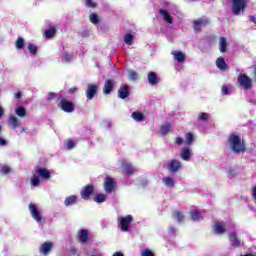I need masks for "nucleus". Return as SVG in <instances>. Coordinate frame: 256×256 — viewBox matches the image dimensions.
Instances as JSON below:
<instances>
[{"label": "nucleus", "instance_id": "obj_1", "mask_svg": "<svg viewBox=\"0 0 256 256\" xmlns=\"http://www.w3.org/2000/svg\"><path fill=\"white\" fill-rule=\"evenodd\" d=\"M227 145L234 153H244L245 142L237 134H231L228 137Z\"/></svg>", "mask_w": 256, "mask_h": 256}, {"label": "nucleus", "instance_id": "obj_2", "mask_svg": "<svg viewBox=\"0 0 256 256\" xmlns=\"http://www.w3.org/2000/svg\"><path fill=\"white\" fill-rule=\"evenodd\" d=\"M32 219L37 223H45V217H43V213H41V209L35 203H30L28 206Z\"/></svg>", "mask_w": 256, "mask_h": 256}, {"label": "nucleus", "instance_id": "obj_3", "mask_svg": "<svg viewBox=\"0 0 256 256\" xmlns=\"http://www.w3.org/2000/svg\"><path fill=\"white\" fill-rule=\"evenodd\" d=\"M249 0H232V13L234 15H241L245 11Z\"/></svg>", "mask_w": 256, "mask_h": 256}, {"label": "nucleus", "instance_id": "obj_4", "mask_svg": "<svg viewBox=\"0 0 256 256\" xmlns=\"http://www.w3.org/2000/svg\"><path fill=\"white\" fill-rule=\"evenodd\" d=\"M133 222V216L127 215L126 217H119L118 218V227H120L121 231L127 233L129 231V227Z\"/></svg>", "mask_w": 256, "mask_h": 256}, {"label": "nucleus", "instance_id": "obj_5", "mask_svg": "<svg viewBox=\"0 0 256 256\" xmlns=\"http://www.w3.org/2000/svg\"><path fill=\"white\" fill-rule=\"evenodd\" d=\"M238 83L240 85V87H242V89H251L252 85H253V81L251 80V78H249V76L245 75V74H240L238 77Z\"/></svg>", "mask_w": 256, "mask_h": 256}, {"label": "nucleus", "instance_id": "obj_6", "mask_svg": "<svg viewBox=\"0 0 256 256\" xmlns=\"http://www.w3.org/2000/svg\"><path fill=\"white\" fill-rule=\"evenodd\" d=\"M58 107H60L62 111H65V113H73L75 109V105H73L72 102H69L64 98L60 99V102L58 103Z\"/></svg>", "mask_w": 256, "mask_h": 256}, {"label": "nucleus", "instance_id": "obj_7", "mask_svg": "<svg viewBox=\"0 0 256 256\" xmlns=\"http://www.w3.org/2000/svg\"><path fill=\"white\" fill-rule=\"evenodd\" d=\"M104 189L106 193H113V191H115V180H113V178L107 177L104 181Z\"/></svg>", "mask_w": 256, "mask_h": 256}, {"label": "nucleus", "instance_id": "obj_8", "mask_svg": "<svg viewBox=\"0 0 256 256\" xmlns=\"http://www.w3.org/2000/svg\"><path fill=\"white\" fill-rule=\"evenodd\" d=\"M181 169V162L177 159H172L168 163V170L172 173H176V171H179Z\"/></svg>", "mask_w": 256, "mask_h": 256}, {"label": "nucleus", "instance_id": "obj_9", "mask_svg": "<svg viewBox=\"0 0 256 256\" xmlns=\"http://www.w3.org/2000/svg\"><path fill=\"white\" fill-rule=\"evenodd\" d=\"M193 156V151L189 149L188 147L182 148L180 152V157L183 161H189L191 157Z\"/></svg>", "mask_w": 256, "mask_h": 256}, {"label": "nucleus", "instance_id": "obj_10", "mask_svg": "<svg viewBox=\"0 0 256 256\" xmlns=\"http://www.w3.org/2000/svg\"><path fill=\"white\" fill-rule=\"evenodd\" d=\"M21 125V122H19V119L15 115H10L8 119V126L11 129H17Z\"/></svg>", "mask_w": 256, "mask_h": 256}, {"label": "nucleus", "instance_id": "obj_11", "mask_svg": "<svg viewBox=\"0 0 256 256\" xmlns=\"http://www.w3.org/2000/svg\"><path fill=\"white\" fill-rule=\"evenodd\" d=\"M159 13H160V15H162L165 23H168L169 25H171L173 23V17L169 13V11H167L166 9H160Z\"/></svg>", "mask_w": 256, "mask_h": 256}, {"label": "nucleus", "instance_id": "obj_12", "mask_svg": "<svg viewBox=\"0 0 256 256\" xmlns=\"http://www.w3.org/2000/svg\"><path fill=\"white\" fill-rule=\"evenodd\" d=\"M51 249H53V243L45 242L40 247V253H42L43 255H49Z\"/></svg>", "mask_w": 256, "mask_h": 256}, {"label": "nucleus", "instance_id": "obj_13", "mask_svg": "<svg viewBox=\"0 0 256 256\" xmlns=\"http://www.w3.org/2000/svg\"><path fill=\"white\" fill-rule=\"evenodd\" d=\"M95 93H97V85H88V89L86 91L87 99H93V97H95Z\"/></svg>", "mask_w": 256, "mask_h": 256}, {"label": "nucleus", "instance_id": "obj_14", "mask_svg": "<svg viewBox=\"0 0 256 256\" xmlns=\"http://www.w3.org/2000/svg\"><path fill=\"white\" fill-rule=\"evenodd\" d=\"M36 173L42 179H51V173L49 172V170H47L45 168H38V169H36Z\"/></svg>", "mask_w": 256, "mask_h": 256}, {"label": "nucleus", "instance_id": "obj_15", "mask_svg": "<svg viewBox=\"0 0 256 256\" xmlns=\"http://www.w3.org/2000/svg\"><path fill=\"white\" fill-rule=\"evenodd\" d=\"M113 87H115V82L113 80H107L103 88L105 95H109L113 91Z\"/></svg>", "mask_w": 256, "mask_h": 256}, {"label": "nucleus", "instance_id": "obj_16", "mask_svg": "<svg viewBox=\"0 0 256 256\" xmlns=\"http://www.w3.org/2000/svg\"><path fill=\"white\" fill-rule=\"evenodd\" d=\"M78 239L80 243H87V241L89 240V232L87 230H79Z\"/></svg>", "mask_w": 256, "mask_h": 256}, {"label": "nucleus", "instance_id": "obj_17", "mask_svg": "<svg viewBox=\"0 0 256 256\" xmlns=\"http://www.w3.org/2000/svg\"><path fill=\"white\" fill-rule=\"evenodd\" d=\"M91 193H93V186L88 185L81 191L82 199H89L91 197Z\"/></svg>", "mask_w": 256, "mask_h": 256}, {"label": "nucleus", "instance_id": "obj_18", "mask_svg": "<svg viewBox=\"0 0 256 256\" xmlns=\"http://www.w3.org/2000/svg\"><path fill=\"white\" fill-rule=\"evenodd\" d=\"M209 23V21L205 20V19H198L194 21V29L195 31H201V27H205V25H207Z\"/></svg>", "mask_w": 256, "mask_h": 256}, {"label": "nucleus", "instance_id": "obj_19", "mask_svg": "<svg viewBox=\"0 0 256 256\" xmlns=\"http://www.w3.org/2000/svg\"><path fill=\"white\" fill-rule=\"evenodd\" d=\"M216 66L221 71H227L229 69V66H227V63H225V59H223V57H220L216 60Z\"/></svg>", "mask_w": 256, "mask_h": 256}, {"label": "nucleus", "instance_id": "obj_20", "mask_svg": "<svg viewBox=\"0 0 256 256\" xmlns=\"http://www.w3.org/2000/svg\"><path fill=\"white\" fill-rule=\"evenodd\" d=\"M118 95L120 99H127V97L129 96V86L120 87V89L118 90Z\"/></svg>", "mask_w": 256, "mask_h": 256}, {"label": "nucleus", "instance_id": "obj_21", "mask_svg": "<svg viewBox=\"0 0 256 256\" xmlns=\"http://www.w3.org/2000/svg\"><path fill=\"white\" fill-rule=\"evenodd\" d=\"M229 239H230V243H231V245H233V247H239V245H241V241H239L237 239V234H235L234 232H231L229 234Z\"/></svg>", "mask_w": 256, "mask_h": 256}, {"label": "nucleus", "instance_id": "obj_22", "mask_svg": "<svg viewBox=\"0 0 256 256\" xmlns=\"http://www.w3.org/2000/svg\"><path fill=\"white\" fill-rule=\"evenodd\" d=\"M162 183H164L165 187H168L169 189L175 187V179L171 177H164L162 179Z\"/></svg>", "mask_w": 256, "mask_h": 256}, {"label": "nucleus", "instance_id": "obj_23", "mask_svg": "<svg viewBox=\"0 0 256 256\" xmlns=\"http://www.w3.org/2000/svg\"><path fill=\"white\" fill-rule=\"evenodd\" d=\"M214 232L218 235L225 233V225L221 222H217L214 224Z\"/></svg>", "mask_w": 256, "mask_h": 256}, {"label": "nucleus", "instance_id": "obj_24", "mask_svg": "<svg viewBox=\"0 0 256 256\" xmlns=\"http://www.w3.org/2000/svg\"><path fill=\"white\" fill-rule=\"evenodd\" d=\"M148 83H150V85H157V83H159V78L155 72H150L148 74Z\"/></svg>", "mask_w": 256, "mask_h": 256}, {"label": "nucleus", "instance_id": "obj_25", "mask_svg": "<svg viewBox=\"0 0 256 256\" xmlns=\"http://www.w3.org/2000/svg\"><path fill=\"white\" fill-rule=\"evenodd\" d=\"M172 55L174 56V59L179 63H183L185 61V54H183V52L173 51Z\"/></svg>", "mask_w": 256, "mask_h": 256}, {"label": "nucleus", "instance_id": "obj_26", "mask_svg": "<svg viewBox=\"0 0 256 256\" xmlns=\"http://www.w3.org/2000/svg\"><path fill=\"white\" fill-rule=\"evenodd\" d=\"M190 217L192 219V221H201V219H203V216L201 215L200 211L197 210H193L190 212Z\"/></svg>", "mask_w": 256, "mask_h": 256}, {"label": "nucleus", "instance_id": "obj_27", "mask_svg": "<svg viewBox=\"0 0 256 256\" xmlns=\"http://www.w3.org/2000/svg\"><path fill=\"white\" fill-rule=\"evenodd\" d=\"M75 203H77V196L75 195L69 196L64 201V204L66 205V207H69L70 205H75Z\"/></svg>", "mask_w": 256, "mask_h": 256}, {"label": "nucleus", "instance_id": "obj_28", "mask_svg": "<svg viewBox=\"0 0 256 256\" xmlns=\"http://www.w3.org/2000/svg\"><path fill=\"white\" fill-rule=\"evenodd\" d=\"M55 33H56L55 27H51L50 29L44 32V37L46 39H51V37L55 36Z\"/></svg>", "mask_w": 256, "mask_h": 256}, {"label": "nucleus", "instance_id": "obj_29", "mask_svg": "<svg viewBox=\"0 0 256 256\" xmlns=\"http://www.w3.org/2000/svg\"><path fill=\"white\" fill-rule=\"evenodd\" d=\"M15 113L18 117H25L27 115V111L23 108V106L17 107L15 109Z\"/></svg>", "mask_w": 256, "mask_h": 256}, {"label": "nucleus", "instance_id": "obj_30", "mask_svg": "<svg viewBox=\"0 0 256 256\" xmlns=\"http://www.w3.org/2000/svg\"><path fill=\"white\" fill-rule=\"evenodd\" d=\"M220 51L221 53H225V51H227V40H225V38H220Z\"/></svg>", "mask_w": 256, "mask_h": 256}, {"label": "nucleus", "instance_id": "obj_31", "mask_svg": "<svg viewBox=\"0 0 256 256\" xmlns=\"http://www.w3.org/2000/svg\"><path fill=\"white\" fill-rule=\"evenodd\" d=\"M134 39L135 37L132 34H126L124 36V42L126 43V45H133Z\"/></svg>", "mask_w": 256, "mask_h": 256}, {"label": "nucleus", "instance_id": "obj_32", "mask_svg": "<svg viewBox=\"0 0 256 256\" xmlns=\"http://www.w3.org/2000/svg\"><path fill=\"white\" fill-rule=\"evenodd\" d=\"M173 218L176 219V221H178L179 223L185 220V216L181 212H174Z\"/></svg>", "mask_w": 256, "mask_h": 256}, {"label": "nucleus", "instance_id": "obj_33", "mask_svg": "<svg viewBox=\"0 0 256 256\" xmlns=\"http://www.w3.org/2000/svg\"><path fill=\"white\" fill-rule=\"evenodd\" d=\"M30 181H31V185H32L33 187H38V185H39V183H40L39 176L36 175V174H34V175L31 177Z\"/></svg>", "mask_w": 256, "mask_h": 256}, {"label": "nucleus", "instance_id": "obj_34", "mask_svg": "<svg viewBox=\"0 0 256 256\" xmlns=\"http://www.w3.org/2000/svg\"><path fill=\"white\" fill-rule=\"evenodd\" d=\"M105 199H107V196L105 194H98L95 196L94 201L96 203H103L105 202Z\"/></svg>", "mask_w": 256, "mask_h": 256}, {"label": "nucleus", "instance_id": "obj_35", "mask_svg": "<svg viewBox=\"0 0 256 256\" xmlns=\"http://www.w3.org/2000/svg\"><path fill=\"white\" fill-rule=\"evenodd\" d=\"M197 120L198 121H208L209 120V114L205 113V112H201V113L198 114Z\"/></svg>", "mask_w": 256, "mask_h": 256}, {"label": "nucleus", "instance_id": "obj_36", "mask_svg": "<svg viewBox=\"0 0 256 256\" xmlns=\"http://www.w3.org/2000/svg\"><path fill=\"white\" fill-rule=\"evenodd\" d=\"M132 119H134V121H143L144 116H143V114L140 113V112H134V113L132 114Z\"/></svg>", "mask_w": 256, "mask_h": 256}, {"label": "nucleus", "instance_id": "obj_37", "mask_svg": "<svg viewBox=\"0 0 256 256\" xmlns=\"http://www.w3.org/2000/svg\"><path fill=\"white\" fill-rule=\"evenodd\" d=\"M169 131H171V124H169V123L164 124V125L162 126V128H161V133H162V135H167V133H168Z\"/></svg>", "mask_w": 256, "mask_h": 256}, {"label": "nucleus", "instance_id": "obj_38", "mask_svg": "<svg viewBox=\"0 0 256 256\" xmlns=\"http://www.w3.org/2000/svg\"><path fill=\"white\" fill-rule=\"evenodd\" d=\"M193 141H195V136H193L192 133H187L186 134V144L191 145V143H193Z\"/></svg>", "mask_w": 256, "mask_h": 256}, {"label": "nucleus", "instance_id": "obj_39", "mask_svg": "<svg viewBox=\"0 0 256 256\" xmlns=\"http://www.w3.org/2000/svg\"><path fill=\"white\" fill-rule=\"evenodd\" d=\"M24 45H25V40L23 38H18L16 40V48L17 49H23Z\"/></svg>", "mask_w": 256, "mask_h": 256}, {"label": "nucleus", "instance_id": "obj_40", "mask_svg": "<svg viewBox=\"0 0 256 256\" xmlns=\"http://www.w3.org/2000/svg\"><path fill=\"white\" fill-rule=\"evenodd\" d=\"M28 50H29V53L31 55H36L37 54V46L34 45V44H29L28 45Z\"/></svg>", "mask_w": 256, "mask_h": 256}, {"label": "nucleus", "instance_id": "obj_41", "mask_svg": "<svg viewBox=\"0 0 256 256\" xmlns=\"http://www.w3.org/2000/svg\"><path fill=\"white\" fill-rule=\"evenodd\" d=\"M128 77H129L130 81H135V80H137L139 75L135 71H129L128 72Z\"/></svg>", "mask_w": 256, "mask_h": 256}, {"label": "nucleus", "instance_id": "obj_42", "mask_svg": "<svg viewBox=\"0 0 256 256\" xmlns=\"http://www.w3.org/2000/svg\"><path fill=\"white\" fill-rule=\"evenodd\" d=\"M90 21L96 25V23H99V16L97 14H90Z\"/></svg>", "mask_w": 256, "mask_h": 256}, {"label": "nucleus", "instance_id": "obj_43", "mask_svg": "<svg viewBox=\"0 0 256 256\" xmlns=\"http://www.w3.org/2000/svg\"><path fill=\"white\" fill-rule=\"evenodd\" d=\"M141 256H155L153 251L149 250L148 248L142 250Z\"/></svg>", "mask_w": 256, "mask_h": 256}, {"label": "nucleus", "instance_id": "obj_44", "mask_svg": "<svg viewBox=\"0 0 256 256\" xmlns=\"http://www.w3.org/2000/svg\"><path fill=\"white\" fill-rule=\"evenodd\" d=\"M231 93V87L227 85L222 86V94L223 95H229Z\"/></svg>", "mask_w": 256, "mask_h": 256}, {"label": "nucleus", "instance_id": "obj_45", "mask_svg": "<svg viewBox=\"0 0 256 256\" xmlns=\"http://www.w3.org/2000/svg\"><path fill=\"white\" fill-rule=\"evenodd\" d=\"M125 171L128 175H133V173H135V168H133L131 165H127L125 167Z\"/></svg>", "mask_w": 256, "mask_h": 256}, {"label": "nucleus", "instance_id": "obj_46", "mask_svg": "<svg viewBox=\"0 0 256 256\" xmlns=\"http://www.w3.org/2000/svg\"><path fill=\"white\" fill-rule=\"evenodd\" d=\"M0 173H2V175H7L8 173H11V168L9 166H3Z\"/></svg>", "mask_w": 256, "mask_h": 256}, {"label": "nucleus", "instance_id": "obj_47", "mask_svg": "<svg viewBox=\"0 0 256 256\" xmlns=\"http://www.w3.org/2000/svg\"><path fill=\"white\" fill-rule=\"evenodd\" d=\"M66 147L67 149L71 150V149H75V141L73 140H68L66 142Z\"/></svg>", "mask_w": 256, "mask_h": 256}, {"label": "nucleus", "instance_id": "obj_48", "mask_svg": "<svg viewBox=\"0 0 256 256\" xmlns=\"http://www.w3.org/2000/svg\"><path fill=\"white\" fill-rule=\"evenodd\" d=\"M235 175H237V170H235V169H230V170L228 171V177H229L230 179H232V177H235Z\"/></svg>", "mask_w": 256, "mask_h": 256}, {"label": "nucleus", "instance_id": "obj_49", "mask_svg": "<svg viewBox=\"0 0 256 256\" xmlns=\"http://www.w3.org/2000/svg\"><path fill=\"white\" fill-rule=\"evenodd\" d=\"M63 59L64 61H71L73 59V56L71 54H65Z\"/></svg>", "mask_w": 256, "mask_h": 256}, {"label": "nucleus", "instance_id": "obj_50", "mask_svg": "<svg viewBox=\"0 0 256 256\" xmlns=\"http://www.w3.org/2000/svg\"><path fill=\"white\" fill-rule=\"evenodd\" d=\"M87 7H95L93 0H86Z\"/></svg>", "mask_w": 256, "mask_h": 256}, {"label": "nucleus", "instance_id": "obj_51", "mask_svg": "<svg viewBox=\"0 0 256 256\" xmlns=\"http://www.w3.org/2000/svg\"><path fill=\"white\" fill-rule=\"evenodd\" d=\"M5 145H7V140L0 138V147H5Z\"/></svg>", "mask_w": 256, "mask_h": 256}, {"label": "nucleus", "instance_id": "obj_52", "mask_svg": "<svg viewBox=\"0 0 256 256\" xmlns=\"http://www.w3.org/2000/svg\"><path fill=\"white\" fill-rule=\"evenodd\" d=\"M55 97H56L55 93H50L48 94L47 100L51 101V99H55Z\"/></svg>", "mask_w": 256, "mask_h": 256}, {"label": "nucleus", "instance_id": "obj_53", "mask_svg": "<svg viewBox=\"0 0 256 256\" xmlns=\"http://www.w3.org/2000/svg\"><path fill=\"white\" fill-rule=\"evenodd\" d=\"M176 144H177V145H182V144H183V138L177 137V138H176Z\"/></svg>", "mask_w": 256, "mask_h": 256}, {"label": "nucleus", "instance_id": "obj_54", "mask_svg": "<svg viewBox=\"0 0 256 256\" xmlns=\"http://www.w3.org/2000/svg\"><path fill=\"white\" fill-rule=\"evenodd\" d=\"M5 114V110L0 106V119Z\"/></svg>", "mask_w": 256, "mask_h": 256}, {"label": "nucleus", "instance_id": "obj_55", "mask_svg": "<svg viewBox=\"0 0 256 256\" xmlns=\"http://www.w3.org/2000/svg\"><path fill=\"white\" fill-rule=\"evenodd\" d=\"M113 256H123V253H121V252H116V253L113 254Z\"/></svg>", "mask_w": 256, "mask_h": 256}, {"label": "nucleus", "instance_id": "obj_56", "mask_svg": "<svg viewBox=\"0 0 256 256\" xmlns=\"http://www.w3.org/2000/svg\"><path fill=\"white\" fill-rule=\"evenodd\" d=\"M250 20L252 21V23H256L255 17L251 16V17H250Z\"/></svg>", "mask_w": 256, "mask_h": 256}, {"label": "nucleus", "instance_id": "obj_57", "mask_svg": "<svg viewBox=\"0 0 256 256\" xmlns=\"http://www.w3.org/2000/svg\"><path fill=\"white\" fill-rule=\"evenodd\" d=\"M70 91L71 93H75V91H77V88H71Z\"/></svg>", "mask_w": 256, "mask_h": 256}, {"label": "nucleus", "instance_id": "obj_58", "mask_svg": "<svg viewBox=\"0 0 256 256\" xmlns=\"http://www.w3.org/2000/svg\"><path fill=\"white\" fill-rule=\"evenodd\" d=\"M16 98H17V99H21V93H17V94H16Z\"/></svg>", "mask_w": 256, "mask_h": 256}, {"label": "nucleus", "instance_id": "obj_59", "mask_svg": "<svg viewBox=\"0 0 256 256\" xmlns=\"http://www.w3.org/2000/svg\"><path fill=\"white\" fill-rule=\"evenodd\" d=\"M168 5H169V2L164 3V7H168Z\"/></svg>", "mask_w": 256, "mask_h": 256}, {"label": "nucleus", "instance_id": "obj_60", "mask_svg": "<svg viewBox=\"0 0 256 256\" xmlns=\"http://www.w3.org/2000/svg\"><path fill=\"white\" fill-rule=\"evenodd\" d=\"M0 131H1V125H0Z\"/></svg>", "mask_w": 256, "mask_h": 256}]
</instances>
